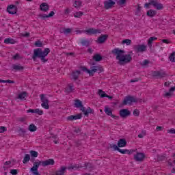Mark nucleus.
Segmentation results:
<instances>
[{"mask_svg": "<svg viewBox=\"0 0 175 175\" xmlns=\"http://www.w3.org/2000/svg\"><path fill=\"white\" fill-rule=\"evenodd\" d=\"M113 55H116V59L118 61V65H125L129 64L132 61V55L131 54H125V51L120 49V48H116L111 51Z\"/></svg>", "mask_w": 175, "mask_h": 175, "instance_id": "1", "label": "nucleus"}, {"mask_svg": "<svg viewBox=\"0 0 175 175\" xmlns=\"http://www.w3.org/2000/svg\"><path fill=\"white\" fill-rule=\"evenodd\" d=\"M49 53L50 49L49 48L44 49V51L40 48H38L33 50V54L31 58L35 62H36L38 58H40L42 62L45 63L48 61V59H46V57L49 55Z\"/></svg>", "mask_w": 175, "mask_h": 175, "instance_id": "2", "label": "nucleus"}, {"mask_svg": "<svg viewBox=\"0 0 175 175\" xmlns=\"http://www.w3.org/2000/svg\"><path fill=\"white\" fill-rule=\"evenodd\" d=\"M137 99L132 96H127L124 98V100L122 102V105L126 106V105H132V103H136Z\"/></svg>", "mask_w": 175, "mask_h": 175, "instance_id": "3", "label": "nucleus"}, {"mask_svg": "<svg viewBox=\"0 0 175 175\" xmlns=\"http://www.w3.org/2000/svg\"><path fill=\"white\" fill-rule=\"evenodd\" d=\"M133 49L135 53H144V51H147V46L145 44H137L133 46Z\"/></svg>", "mask_w": 175, "mask_h": 175, "instance_id": "4", "label": "nucleus"}, {"mask_svg": "<svg viewBox=\"0 0 175 175\" xmlns=\"http://www.w3.org/2000/svg\"><path fill=\"white\" fill-rule=\"evenodd\" d=\"M40 96L41 102H42V103L41 104L42 107L46 109V110H49V109H50V105H49V99L44 97V94H41Z\"/></svg>", "mask_w": 175, "mask_h": 175, "instance_id": "5", "label": "nucleus"}, {"mask_svg": "<svg viewBox=\"0 0 175 175\" xmlns=\"http://www.w3.org/2000/svg\"><path fill=\"white\" fill-rule=\"evenodd\" d=\"M84 32L87 35H96V33H100L102 30L99 29L90 28L89 29L85 30Z\"/></svg>", "mask_w": 175, "mask_h": 175, "instance_id": "6", "label": "nucleus"}, {"mask_svg": "<svg viewBox=\"0 0 175 175\" xmlns=\"http://www.w3.org/2000/svg\"><path fill=\"white\" fill-rule=\"evenodd\" d=\"M119 114L121 118H127L129 117V116H131V112L128 110V109H122L120 111Z\"/></svg>", "mask_w": 175, "mask_h": 175, "instance_id": "7", "label": "nucleus"}, {"mask_svg": "<svg viewBox=\"0 0 175 175\" xmlns=\"http://www.w3.org/2000/svg\"><path fill=\"white\" fill-rule=\"evenodd\" d=\"M145 157L146 155H144V153L142 152H137L136 154L134 155V159L137 162H142V161L144 160Z\"/></svg>", "mask_w": 175, "mask_h": 175, "instance_id": "8", "label": "nucleus"}, {"mask_svg": "<svg viewBox=\"0 0 175 175\" xmlns=\"http://www.w3.org/2000/svg\"><path fill=\"white\" fill-rule=\"evenodd\" d=\"M81 111L84 113V115L86 117H88V114H95V111L93 109H91V107H88L87 109L85 110V107H82V109H80Z\"/></svg>", "mask_w": 175, "mask_h": 175, "instance_id": "9", "label": "nucleus"}, {"mask_svg": "<svg viewBox=\"0 0 175 175\" xmlns=\"http://www.w3.org/2000/svg\"><path fill=\"white\" fill-rule=\"evenodd\" d=\"M105 113L107 116H110L111 117H112V118H114V120H120V116L113 115V111H111V109H110V108L109 107H105Z\"/></svg>", "mask_w": 175, "mask_h": 175, "instance_id": "10", "label": "nucleus"}, {"mask_svg": "<svg viewBox=\"0 0 175 175\" xmlns=\"http://www.w3.org/2000/svg\"><path fill=\"white\" fill-rule=\"evenodd\" d=\"M7 12L10 14H16L17 13V6L16 5H10L7 8Z\"/></svg>", "mask_w": 175, "mask_h": 175, "instance_id": "11", "label": "nucleus"}, {"mask_svg": "<svg viewBox=\"0 0 175 175\" xmlns=\"http://www.w3.org/2000/svg\"><path fill=\"white\" fill-rule=\"evenodd\" d=\"M150 3H152V6H154L157 10H162L163 9V4L158 3L157 0H153Z\"/></svg>", "mask_w": 175, "mask_h": 175, "instance_id": "12", "label": "nucleus"}, {"mask_svg": "<svg viewBox=\"0 0 175 175\" xmlns=\"http://www.w3.org/2000/svg\"><path fill=\"white\" fill-rule=\"evenodd\" d=\"M116 5V2L113 1L112 0H108L104 1V8L105 9H111L113 6Z\"/></svg>", "mask_w": 175, "mask_h": 175, "instance_id": "13", "label": "nucleus"}, {"mask_svg": "<svg viewBox=\"0 0 175 175\" xmlns=\"http://www.w3.org/2000/svg\"><path fill=\"white\" fill-rule=\"evenodd\" d=\"M55 163V161H54V159H49L46 161H42V165L44 166V167H46V166H49L54 165Z\"/></svg>", "mask_w": 175, "mask_h": 175, "instance_id": "14", "label": "nucleus"}, {"mask_svg": "<svg viewBox=\"0 0 175 175\" xmlns=\"http://www.w3.org/2000/svg\"><path fill=\"white\" fill-rule=\"evenodd\" d=\"M152 76H154V77H159V79H162V77L166 76V72L163 71H154L152 72Z\"/></svg>", "mask_w": 175, "mask_h": 175, "instance_id": "15", "label": "nucleus"}, {"mask_svg": "<svg viewBox=\"0 0 175 175\" xmlns=\"http://www.w3.org/2000/svg\"><path fill=\"white\" fill-rule=\"evenodd\" d=\"M42 165V161H37L33 163V167L31 168V172L33 173H36L38 172V169H39V166Z\"/></svg>", "mask_w": 175, "mask_h": 175, "instance_id": "16", "label": "nucleus"}, {"mask_svg": "<svg viewBox=\"0 0 175 175\" xmlns=\"http://www.w3.org/2000/svg\"><path fill=\"white\" fill-rule=\"evenodd\" d=\"M107 38H109V35H107V34L101 35L98 38V43H100V44L105 43L106 40H107Z\"/></svg>", "mask_w": 175, "mask_h": 175, "instance_id": "17", "label": "nucleus"}, {"mask_svg": "<svg viewBox=\"0 0 175 175\" xmlns=\"http://www.w3.org/2000/svg\"><path fill=\"white\" fill-rule=\"evenodd\" d=\"M83 117L81 113H79L77 115H71L67 118L68 121H74V120H80Z\"/></svg>", "mask_w": 175, "mask_h": 175, "instance_id": "18", "label": "nucleus"}, {"mask_svg": "<svg viewBox=\"0 0 175 175\" xmlns=\"http://www.w3.org/2000/svg\"><path fill=\"white\" fill-rule=\"evenodd\" d=\"M55 13L54 11H51L49 14H39L40 18H42V20H46V18H49L50 17H53Z\"/></svg>", "mask_w": 175, "mask_h": 175, "instance_id": "19", "label": "nucleus"}, {"mask_svg": "<svg viewBox=\"0 0 175 175\" xmlns=\"http://www.w3.org/2000/svg\"><path fill=\"white\" fill-rule=\"evenodd\" d=\"M40 9L42 12H47L50 10V5H49V4H47L46 3H42L40 5Z\"/></svg>", "mask_w": 175, "mask_h": 175, "instance_id": "20", "label": "nucleus"}, {"mask_svg": "<svg viewBox=\"0 0 175 175\" xmlns=\"http://www.w3.org/2000/svg\"><path fill=\"white\" fill-rule=\"evenodd\" d=\"M81 70H82L83 72H85V73H88L90 75V76H94L95 72H94V70H88L87 69L86 67L84 66H81Z\"/></svg>", "mask_w": 175, "mask_h": 175, "instance_id": "21", "label": "nucleus"}, {"mask_svg": "<svg viewBox=\"0 0 175 175\" xmlns=\"http://www.w3.org/2000/svg\"><path fill=\"white\" fill-rule=\"evenodd\" d=\"M65 172H66V167L62 166L59 170L55 172V175H64Z\"/></svg>", "mask_w": 175, "mask_h": 175, "instance_id": "22", "label": "nucleus"}, {"mask_svg": "<svg viewBox=\"0 0 175 175\" xmlns=\"http://www.w3.org/2000/svg\"><path fill=\"white\" fill-rule=\"evenodd\" d=\"M118 151L120 152V154H129V155H131L133 153V150H132L120 149V148L118 149Z\"/></svg>", "mask_w": 175, "mask_h": 175, "instance_id": "23", "label": "nucleus"}, {"mask_svg": "<svg viewBox=\"0 0 175 175\" xmlns=\"http://www.w3.org/2000/svg\"><path fill=\"white\" fill-rule=\"evenodd\" d=\"M75 104L74 106L75 107H77V109H83V107H84V106H83V103L81 102V100L77 99L75 100Z\"/></svg>", "mask_w": 175, "mask_h": 175, "instance_id": "24", "label": "nucleus"}, {"mask_svg": "<svg viewBox=\"0 0 175 175\" xmlns=\"http://www.w3.org/2000/svg\"><path fill=\"white\" fill-rule=\"evenodd\" d=\"M146 15L148 16V17L150 18L155 17V16H157V11L154 10H149L147 11Z\"/></svg>", "mask_w": 175, "mask_h": 175, "instance_id": "25", "label": "nucleus"}, {"mask_svg": "<svg viewBox=\"0 0 175 175\" xmlns=\"http://www.w3.org/2000/svg\"><path fill=\"white\" fill-rule=\"evenodd\" d=\"M126 146V139H120L118 141V147H125Z\"/></svg>", "mask_w": 175, "mask_h": 175, "instance_id": "26", "label": "nucleus"}, {"mask_svg": "<svg viewBox=\"0 0 175 175\" xmlns=\"http://www.w3.org/2000/svg\"><path fill=\"white\" fill-rule=\"evenodd\" d=\"M4 43H5V44H14L16 43V40L12 38H7L4 40Z\"/></svg>", "mask_w": 175, "mask_h": 175, "instance_id": "27", "label": "nucleus"}, {"mask_svg": "<svg viewBox=\"0 0 175 175\" xmlns=\"http://www.w3.org/2000/svg\"><path fill=\"white\" fill-rule=\"evenodd\" d=\"M12 69L14 70H16V72L20 71V70H24V66L21 65H12Z\"/></svg>", "mask_w": 175, "mask_h": 175, "instance_id": "28", "label": "nucleus"}, {"mask_svg": "<svg viewBox=\"0 0 175 175\" xmlns=\"http://www.w3.org/2000/svg\"><path fill=\"white\" fill-rule=\"evenodd\" d=\"M81 72H80V70H77L75 72H73L72 74V79L74 80H77L79 79V76H80Z\"/></svg>", "mask_w": 175, "mask_h": 175, "instance_id": "29", "label": "nucleus"}, {"mask_svg": "<svg viewBox=\"0 0 175 175\" xmlns=\"http://www.w3.org/2000/svg\"><path fill=\"white\" fill-rule=\"evenodd\" d=\"M27 92H23L18 95V99H21V100H25V98H27Z\"/></svg>", "mask_w": 175, "mask_h": 175, "instance_id": "30", "label": "nucleus"}, {"mask_svg": "<svg viewBox=\"0 0 175 175\" xmlns=\"http://www.w3.org/2000/svg\"><path fill=\"white\" fill-rule=\"evenodd\" d=\"M157 39H158V38H156V37H150V38L148 40V47H150V49H151V47H152V42H154V40H157Z\"/></svg>", "mask_w": 175, "mask_h": 175, "instance_id": "31", "label": "nucleus"}, {"mask_svg": "<svg viewBox=\"0 0 175 175\" xmlns=\"http://www.w3.org/2000/svg\"><path fill=\"white\" fill-rule=\"evenodd\" d=\"M65 91L68 93L73 92V91H75V89L73 88V84H68V87L65 88Z\"/></svg>", "mask_w": 175, "mask_h": 175, "instance_id": "32", "label": "nucleus"}, {"mask_svg": "<svg viewBox=\"0 0 175 175\" xmlns=\"http://www.w3.org/2000/svg\"><path fill=\"white\" fill-rule=\"evenodd\" d=\"M93 59H94V61H96V62H100L101 59H103V57L100 55L96 53L93 56Z\"/></svg>", "mask_w": 175, "mask_h": 175, "instance_id": "33", "label": "nucleus"}, {"mask_svg": "<svg viewBox=\"0 0 175 175\" xmlns=\"http://www.w3.org/2000/svg\"><path fill=\"white\" fill-rule=\"evenodd\" d=\"M37 129L38 127H36V126H35L33 124H30L28 127V131L30 132H36Z\"/></svg>", "mask_w": 175, "mask_h": 175, "instance_id": "34", "label": "nucleus"}, {"mask_svg": "<svg viewBox=\"0 0 175 175\" xmlns=\"http://www.w3.org/2000/svg\"><path fill=\"white\" fill-rule=\"evenodd\" d=\"M81 44L85 47H88V46H90V40H85V39H82L81 40Z\"/></svg>", "mask_w": 175, "mask_h": 175, "instance_id": "35", "label": "nucleus"}, {"mask_svg": "<svg viewBox=\"0 0 175 175\" xmlns=\"http://www.w3.org/2000/svg\"><path fill=\"white\" fill-rule=\"evenodd\" d=\"M30 160H31V156L29 154H25L23 163H28V162H29Z\"/></svg>", "mask_w": 175, "mask_h": 175, "instance_id": "36", "label": "nucleus"}, {"mask_svg": "<svg viewBox=\"0 0 175 175\" xmlns=\"http://www.w3.org/2000/svg\"><path fill=\"white\" fill-rule=\"evenodd\" d=\"M98 95L100 96V98H106L107 96V94L102 90H98Z\"/></svg>", "mask_w": 175, "mask_h": 175, "instance_id": "37", "label": "nucleus"}, {"mask_svg": "<svg viewBox=\"0 0 175 175\" xmlns=\"http://www.w3.org/2000/svg\"><path fill=\"white\" fill-rule=\"evenodd\" d=\"M122 43L123 44H126V46H131V44H132V40H131L130 39H125L124 40Z\"/></svg>", "mask_w": 175, "mask_h": 175, "instance_id": "38", "label": "nucleus"}, {"mask_svg": "<svg viewBox=\"0 0 175 175\" xmlns=\"http://www.w3.org/2000/svg\"><path fill=\"white\" fill-rule=\"evenodd\" d=\"M29 152H30V155H31L33 158H38V155H39V153H38V152L35 150H30Z\"/></svg>", "mask_w": 175, "mask_h": 175, "instance_id": "39", "label": "nucleus"}, {"mask_svg": "<svg viewBox=\"0 0 175 175\" xmlns=\"http://www.w3.org/2000/svg\"><path fill=\"white\" fill-rule=\"evenodd\" d=\"M169 59L171 61V62H175V52H172L170 54Z\"/></svg>", "mask_w": 175, "mask_h": 175, "instance_id": "40", "label": "nucleus"}, {"mask_svg": "<svg viewBox=\"0 0 175 175\" xmlns=\"http://www.w3.org/2000/svg\"><path fill=\"white\" fill-rule=\"evenodd\" d=\"M81 1H75V3H74V7L75 8H80V6H81Z\"/></svg>", "mask_w": 175, "mask_h": 175, "instance_id": "41", "label": "nucleus"}, {"mask_svg": "<svg viewBox=\"0 0 175 175\" xmlns=\"http://www.w3.org/2000/svg\"><path fill=\"white\" fill-rule=\"evenodd\" d=\"M79 167H77V165H70L66 167L68 170H76V169H78Z\"/></svg>", "mask_w": 175, "mask_h": 175, "instance_id": "42", "label": "nucleus"}, {"mask_svg": "<svg viewBox=\"0 0 175 175\" xmlns=\"http://www.w3.org/2000/svg\"><path fill=\"white\" fill-rule=\"evenodd\" d=\"M109 148H113L114 151H118V146H116L114 144H111L109 145Z\"/></svg>", "mask_w": 175, "mask_h": 175, "instance_id": "43", "label": "nucleus"}, {"mask_svg": "<svg viewBox=\"0 0 175 175\" xmlns=\"http://www.w3.org/2000/svg\"><path fill=\"white\" fill-rule=\"evenodd\" d=\"M34 44L36 47H43V43H42L40 40L36 41Z\"/></svg>", "mask_w": 175, "mask_h": 175, "instance_id": "44", "label": "nucleus"}, {"mask_svg": "<svg viewBox=\"0 0 175 175\" xmlns=\"http://www.w3.org/2000/svg\"><path fill=\"white\" fill-rule=\"evenodd\" d=\"M83 13L81 12H78L74 14V17L80 18L81 16H83Z\"/></svg>", "mask_w": 175, "mask_h": 175, "instance_id": "45", "label": "nucleus"}, {"mask_svg": "<svg viewBox=\"0 0 175 175\" xmlns=\"http://www.w3.org/2000/svg\"><path fill=\"white\" fill-rule=\"evenodd\" d=\"M154 0H150L149 3H146L144 4V8H146V9H150V5H152V3H151L152 2H153Z\"/></svg>", "mask_w": 175, "mask_h": 175, "instance_id": "46", "label": "nucleus"}, {"mask_svg": "<svg viewBox=\"0 0 175 175\" xmlns=\"http://www.w3.org/2000/svg\"><path fill=\"white\" fill-rule=\"evenodd\" d=\"M35 113H36V114H38V116H42V114H43V111H42V110H40V109H35Z\"/></svg>", "mask_w": 175, "mask_h": 175, "instance_id": "47", "label": "nucleus"}, {"mask_svg": "<svg viewBox=\"0 0 175 175\" xmlns=\"http://www.w3.org/2000/svg\"><path fill=\"white\" fill-rule=\"evenodd\" d=\"M92 68L94 72H98V70H100V67H99V66H94Z\"/></svg>", "mask_w": 175, "mask_h": 175, "instance_id": "48", "label": "nucleus"}, {"mask_svg": "<svg viewBox=\"0 0 175 175\" xmlns=\"http://www.w3.org/2000/svg\"><path fill=\"white\" fill-rule=\"evenodd\" d=\"M18 131L21 132V133H23V134L27 133V130H25V129H23L21 127L18 128Z\"/></svg>", "mask_w": 175, "mask_h": 175, "instance_id": "49", "label": "nucleus"}, {"mask_svg": "<svg viewBox=\"0 0 175 175\" xmlns=\"http://www.w3.org/2000/svg\"><path fill=\"white\" fill-rule=\"evenodd\" d=\"M140 114V112L139 111V109H135L133 111V115L135 116L136 117H139Z\"/></svg>", "mask_w": 175, "mask_h": 175, "instance_id": "50", "label": "nucleus"}, {"mask_svg": "<svg viewBox=\"0 0 175 175\" xmlns=\"http://www.w3.org/2000/svg\"><path fill=\"white\" fill-rule=\"evenodd\" d=\"M10 173H11V174H12V175H16V174H18V170H10Z\"/></svg>", "mask_w": 175, "mask_h": 175, "instance_id": "51", "label": "nucleus"}, {"mask_svg": "<svg viewBox=\"0 0 175 175\" xmlns=\"http://www.w3.org/2000/svg\"><path fill=\"white\" fill-rule=\"evenodd\" d=\"M165 98H171L172 97V92H167L164 94Z\"/></svg>", "mask_w": 175, "mask_h": 175, "instance_id": "52", "label": "nucleus"}, {"mask_svg": "<svg viewBox=\"0 0 175 175\" xmlns=\"http://www.w3.org/2000/svg\"><path fill=\"white\" fill-rule=\"evenodd\" d=\"M3 132H6V127L0 126V133H3Z\"/></svg>", "mask_w": 175, "mask_h": 175, "instance_id": "53", "label": "nucleus"}, {"mask_svg": "<svg viewBox=\"0 0 175 175\" xmlns=\"http://www.w3.org/2000/svg\"><path fill=\"white\" fill-rule=\"evenodd\" d=\"M118 3V5H125V3H126V0H119Z\"/></svg>", "mask_w": 175, "mask_h": 175, "instance_id": "54", "label": "nucleus"}, {"mask_svg": "<svg viewBox=\"0 0 175 175\" xmlns=\"http://www.w3.org/2000/svg\"><path fill=\"white\" fill-rule=\"evenodd\" d=\"M12 58L13 59H20V54L16 53Z\"/></svg>", "mask_w": 175, "mask_h": 175, "instance_id": "55", "label": "nucleus"}, {"mask_svg": "<svg viewBox=\"0 0 175 175\" xmlns=\"http://www.w3.org/2000/svg\"><path fill=\"white\" fill-rule=\"evenodd\" d=\"M141 9H142V8L140 7L139 5H138V7H137V11H136V12H135V14H136V15H138V14H140V10H141Z\"/></svg>", "mask_w": 175, "mask_h": 175, "instance_id": "56", "label": "nucleus"}, {"mask_svg": "<svg viewBox=\"0 0 175 175\" xmlns=\"http://www.w3.org/2000/svg\"><path fill=\"white\" fill-rule=\"evenodd\" d=\"M64 33H70L72 32V29L68 28V29H65L64 31Z\"/></svg>", "mask_w": 175, "mask_h": 175, "instance_id": "57", "label": "nucleus"}, {"mask_svg": "<svg viewBox=\"0 0 175 175\" xmlns=\"http://www.w3.org/2000/svg\"><path fill=\"white\" fill-rule=\"evenodd\" d=\"M167 133L175 134V129H171L170 130H167Z\"/></svg>", "mask_w": 175, "mask_h": 175, "instance_id": "58", "label": "nucleus"}, {"mask_svg": "<svg viewBox=\"0 0 175 175\" xmlns=\"http://www.w3.org/2000/svg\"><path fill=\"white\" fill-rule=\"evenodd\" d=\"M18 121H19V122H25V118H18Z\"/></svg>", "mask_w": 175, "mask_h": 175, "instance_id": "59", "label": "nucleus"}, {"mask_svg": "<svg viewBox=\"0 0 175 175\" xmlns=\"http://www.w3.org/2000/svg\"><path fill=\"white\" fill-rule=\"evenodd\" d=\"M148 64H150V62L148 60H144L142 65H143L144 66H146V65H148Z\"/></svg>", "mask_w": 175, "mask_h": 175, "instance_id": "60", "label": "nucleus"}, {"mask_svg": "<svg viewBox=\"0 0 175 175\" xmlns=\"http://www.w3.org/2000/svg\"><path fill=\"white\" fill-rule=\"evenodd\" d=\"M5 83H8V84H14V81L8 79V80H5Z\"/></svg>", "mask_w": 175, "mask_h": 175, "instance_id": "61", "label": "nucleus"}, {"mask_svg": "<svg viewBox=\"0 0 175 175\" xmlns=\"http://www.w3.org/2000/svg\"><path fill=\"white\" fill-rule=\"evenodd\" d=\"M163 43H166L167 44H169V43H170V41H169V40L167 39H163L161 40Z\"/></svg>", "mask_w": 175, "mask_h": 175, "instance_id": "62", "label": "nucleus"}, {"mask_svg": "<svg viewBox=\"0 0 175 175\" xmlns=\"http://www.w3.org/2000/svg\"><path fill=\"white\" fill-rule=\"evenodd\" d=\"M137 81H139V78H135L134 79H131L130 83H136Z\"/></svg>", "mask_w": 175, "mask_h": 175, "instance_id": "63", "label": "nucleus"}, {"mask_svg": "<svg viewBox=\"0 0 175 175\" xmlns=\"http://www.w3.org/2000/svg\"><path fill=\"white\" fill-rule=\"evenodd\" d=\"M27 113H35V109H29L27 110Z\"/></svg>", "mask_w": 175, "mask_h": 175, "instance_id": "64", "label": "nucleus"}]
</instances>
